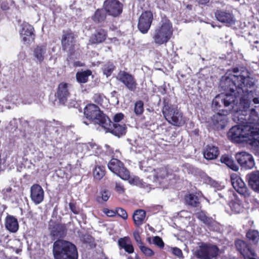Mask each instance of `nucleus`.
Here are the masks:
<instances>
[{
	"label": "nucleus",
	"instance_id": "30",
	"mask_svg": "<svg viewBox=\"0 0 259 259\" xmlns=\"http://www.w3.org/2000/svg\"><path fill=\"white\" fill-rule=\"evenodd\" d=\"M187 204L192 207H197L200 205V198L196 194H190L185 197Z\"/></svg>",
	"mask_w": 259,
	"mask_h": 259
},
{
	"label": "nucleus",
	"instance_id": "52",
	"mask_svg": "<svg viewBox=\"0 0 259 259\" xmlns=\"http://www.w3.org/2000/svg\"><path fill=\"white\" fill-rule=\"evenodd\" d=\"M123 249L125 250V252L130 254L133 253L134 251V248L131 242H130Z\"/></svg>",
	"mask_w": 259,
	"mask_h": 259
},
{
	"label": "nucleus",
	"instance_id": "3",
	"mask_svg": "<svg viewBox=\"0 0 259 259\" xmlns=\"http://www.w3.org/2000/svg\"><path fill=\"white\" fill-rule=\"evenodd\" d=\"M54 259H77L78 252L76 246L71 242L58 240L53 245Z\"/></svg>",
	"mask_w": 259,
	"mask_h": 259
},
{
	"label": "nucleus",
	"instance_id": "44",
	"mask_svg": "<svg viewBox=\"0 0 259 259\" xmlns=\"http://www.w3.org/2000/svg\"><path fill=\"white\" fill-rule=\"evenodd\" d=\"M116 213L123 220H126L128 217L127 213L125 210L121 207L117 208L116 209Z\"/></svg>",
	"mask_w": 259,
	"mask_h": 259
},
{
	"label": "nucleus",
	"instance_id": "20",
	"mask_svg": "<svg viewBox=\"0 0 259 259\" xmlns=\"http://www.w3.org/2000/svg\"><path fill=\"white\" fill-rule=\"evenodd\" d=\"M215 16L218 21L227 25H232L236 21L234 15L227 11L218 10L215 13Z\"/></svg>",
	"mask_w": 259,
	"mask_h": 259
},
{
	"label": "nucleus",
	"instance_id": "43",
	"mask_svg": "<svg viewBox=\"0 0 259 259\" xmlns=\"http://www.w3.org/2000/svg\"><path fill=\"white\" fill-rule=\"evenodd\" d=\"M153 243L160 248L164 247V242L162 239L159 236H155L153 237Z\"/></svg>",
	"mask_w": 259,
	"mask_h": 259
},
{
	"label": "nucleus",
	"instance_id": "42",
	"mask_svg": "<svg viewBox=\"0 0 259 259\" xmlns=\"http://www.w3.org/2000/svg\"><path fill=\"white\" fill-rule=\"evenodd\" d=\"M170 251L175 256H177L179 258H183V252L182 250L177 247H171L170 249Z\"/></svg>",
	"mask_w": 259,
	"mask_h": 259
},
{
	"label": "nucleus",
	"instance_id": "62",
	"mask_svg": "<svg viewBox=\"0 0 259 259\" xmlns=\"http://www.w3.org/2000/svg\"><path fill=\"white\" fill-rule=\"evenodd\" d=\"M135 259H141L140 257L138 255V254H135Z\"/></svg>",
	"mask_w": 259,
	"mask_h": 259
},
{
	"label": "nucleus",
	"instance_id": "35",
	"mask_svg": "<svg viewBox=\"0 0 259 259\" xmlns=\"http://www.w3.org/2000/svg\"><path fill=\"white\" fill-rule=\"evenodd\" d=\"M173 0H156L157 7L161 9L168 10L172 8Z\"/></svg>",
	"mask_w": 259,
	"mask_h": 259
},
{
	"label": "nucleus",
	"instance_id": "33",
	"mask_svg": "<svg viewBox=\"0 0 259 259\" xmlns=\"http://www.w3.org/2000/svg\"><path fill=\"white\" fill-rule=\"evenodd\" d=\"M221 161L226 164L229 168L234 171H237L239 169L238 166L235 164L232 158L227 155H223L221 157Z\"/></svg>",
	"mask_w": 259,
	"mask_h": 259
},
{
	"label": "nucleus",
	"instance_id": "27",
	"mask_svg": "<svg viewBox=\"0 0 259 259\" xmlns=\"http://www.w3.org/2000/svg\"><path fill=\"white\" fill-rule=\"evenodd\" d=\"M233 198L229 203V206L231 210L236 213H239L243 211V206L242 202L235 194H233Z\"/></svg>",
	"mask_w": 259,
	"mask_h": 259
},
{
	"label": "nucleus",
	"instance_id": "31",
	"mask_svg": "<svg viewBox=\"0 0 259 259\" xmlns=\"http://www.w3.org/2000/svg\"><path fill=\"white\" fill-rule=\"evenodd\" d=\"M91 74L92 71L90 70L77 72L76 74V78L77 82L80 83H84L88 82L89 77Z\"/></svg>",
	"mask_w": 259,
	"mask_h": 259
},
{
	"label": "nucleus",
	"instance_id": "56",
	"mask_svg": "<svg viewBox=\"0 0 259 259\" xmlns=\"http://www.w3.org/2000/svg\"><path fill=\"white\" fill-rule=\"evenodd\" d=\"M244 258V259H257V255L255 253L254 251L253 250L251 252V254H248L247 255L245 256Z\"/></svg>",
	"mask_w": 259,
	"mask_h": 259
},
{
	"label": "nucleus",
	"instance_id": "53",
	"mask_svg": "<svg viewBox=\"0 0 259 259\" xmlns=\"http://www.w3.org/2000/svg\"><path fill=\"white\" fill-rule=\"evenodd\" d=\"M103 212L107 216L110 217H112L115 216L116 213V210L114 211L112 210H110L108 208H104L103 210Z\"/></svg>",
	"mask_w": 259,
	"mask_h": 259
},
{
	"label": "nucleus",
	"instance_id": "6",
	"mask_svg": "<svg viewBox=\"0 0 259 259\" xmlns=\"http://www.w3.org/2000/svg\"><path fill=\"white\" fill-rule=\"evenodd\" d=\"M162 114L166 120L175 126H180L183 122V113L176 105L169 104L166 99L163 101Z\"/></svg>",
	"mask_w": 259,
	"mask_h": 259
},
{
	"label": "nucleus",
	"instance_id": "21",
	"mask_svg": "<svg viewBox=\"0 0 259 259\" xmlns=\"http://www.w3.org/2000/svg\"><path fill=\"white\" fill-rule=\"evenodd\" d=\"M151 175L148 176V178L152 179L153 181L156 183H161V181L169 175V171L167 168L161 167L156 169H153L151 171Z\"/></svg>",
	"mask_w": 259,
	"mask_h": 259
},
{
	"label": "nucleus",
	"instance_id": "19",
	"mask_svg": "<svg viewBox=\"0 0 259 259\" xmlns=\"http://www.w3.org/2000/svg\"><path fill=\"white\" fill-rule=\"evenodd\" d=\"M62 45L63 49L72 55L75 50V40L74 34L68 33L63 35L62 38Z\"/></svg>",
	"mask_w": 259,
	"mask_h": 259
},
{
	"label": "nucleus",
	"instance_id": "25",
	"mask_svg": "<svg viewBox=\"0 0 259 259\" xmlns=\"http://www.w3.org/2000/svg\"><path fill=\"white\" fill-rule=\"evenodd\" d=\"M107 36L106 31L103 29L97 30L90 38V42L91 44H100L105 40Z\"/></svg>",
	"mask_w": 259,
	"mask_h": 259
},
{
	"label": "nucleus",
	"instance_id": "41",
	"mask_svg": "<svg viewBox=\"0 0 259 259\" xmlns=\"http://www.w3.org/2000/svg\"><path fill=\"white\" fill-rule=\"evenodd\" d=\"M131 242L130 239L128 237L120 238L118 240V245L123 249Z\"/></svg>",
	"mask_w": 259,
	"mask_h": 259
},
{
	"label": "nucleus",
	"instance_id": "64",
	"mask_svg": "<svg viewBox=\"0 0 259 259\" xmlns=\"http://www.w3.org/2000/svg\"><path fill=\"white\" fill-rule=\"evenodd\" d=\"M127 259H134L131 256H128Z\"/></svg>",
	"mask_w": 259,
	"mask_h": 259
},
{
	"label": "nucleus",
	"instance_id": "37",
	"mask_svg": "<svg viewBox=\"0 0 259 259\" xmlns=\"http://www.w3.org/2000/svg\"><path fill=\"white\" fill-rule=\"evenodd\" d=\"M105 168L103 166H97L93 171V175L96 180H101L105 175Z\"/></svg>",
	"mask_w": 259,
	"mask_h": 259
},
{
	"label": "nucleus",
	"instance_id": "40",
	"mask_svg": "<svg viewBox=\"0 0 259 259\" xmlns=\"http://www.w3.org/2000/svg\"><path fill=\"white\" fill-rule=\"evenodd\" d=\"M133 183L137 186L143 188L144 189H146L148 191H149L150 190V187H149V186L148 185H147L146 183H143L138 178H134L133 180Z\"/></svg>",
	"mask_w": 259,
	"mask_h": 259
},
{
	"label": "nucleus",
	"instance_id": "50",
	"mask_svg": "<svg viewBox=\"0 0 259 259\" xmlns=\"http://www.w3.org/2000/svg\"><path fill=\"white\" fill-rule=\"evenodd\" d=\"M111 98L112 102L116 104H118V94L116 91H114L111 93Z\"/></svg>",
	"mask_w": 259,
	"mask_h": 259
},
{
	"label": "nucleus",
	"instance_id": "5",
	"mask_svg": "<svg viewBox=\"0 0 259 259\" xmlns=\"http://www.w3.org/2000/svg\"><path fill=\"white\" fill-rule=\"evenodd\" d=\"M84 115L86 119L90 121V122H88L86 120H83V123L86 125L93 122L102 126L104 123L107 125L106 121L109 122V117L100 110L98 106L95 104L87 105L84 109Z\"/></svg>",
	"mask_w": 259,
	"mask_h": 259
},
{
	"label": "nucleus",
	"instance_id": "29",
	"mask_svg": "<svg viewBox=\"0 0 259 259\" xmlns=\"http://www.w3.org/2000/svg\"><path fill=\"white\" fill-rule=\"evenodd\" d=\"M146 217V212L142 209H138L135 211L133 219L135 225L137 227L141 226L145 220Z\"/></svg>",
	"mask_w": 259,
	"mask_h": 259
},
{
	"label": "nucleus",
	"instance_id": "63",
	"mask_svg": "<svg viewBox=\"0 0 259 259\" xmlns=\"http://www.w3.org/2000/svg\"><path fill=\"white\" fill-rule=\"evenodd\" d=\"M75 64L76 66H80V64H79V62H75Z\"/></svg>",
	"mask_w": 259,
	"mask_h": 259
},
{
	"label": "nucleus",
	"instance_id": "49",
	"mask_svg": "<svg viewBox=\"0 0 259 259\" xmlns=\"http://www.w3.org/2000/svg\"><path fill=\"white\" fill-rule=\"evenodd\" d=\"M69 206L71 211L73 213L77 214L79 213V208L77 207L74 203L70 202L69 204Z\"/></svg>",
	"mask_w": 259,
	"mask_h": 259
},
{
	"label": "nucleus",
	"instance_id": "1",
	"mask_svg": "<svg viewBox=\"0 0 259 259\" xmlns=\"http://www.w3.org/2000/svg\"><path fill=\"white\" fill-rule=\"evenodd\" d=\"M234 74L227 72L222 77L220 87L226 92L215 97L211 107L217 113L211 118V121L217 129H223L227 122L226 116L230 113L238 112L240 109L241 96L246 95V98H252L255 91L254 81L248 76L239 74L238 68L233 69Z\"/></svg>",
	"mask_w": 259,
	"mask_h": 259
},
{
	"label": "nucleus",
	"instance_id": "38",
	"mask_svg": "<svg viewBox=\"0 0 259 259\" xmlns=\"http://www.w3.org/2000/svg\"><path fill=\"white\" fill-rule=\"evenodd\" d=\"M134 112L137 116L143 114L144 112V103L143 101L139 100L135 103Z\"/></svg>",
	"mask_w": 259,
	"mask_h": 259
},
{
	"label": "nucleus",
	"instance_id": "39",
	"mask_svg": "<svg viewBox=\"0 0 259 259\" xmlns=\"http://www.w3.org/2000/svg\"><path fill=\"white\" fill-rule=\"evenodd\" d=\"M139 248L141 251L147 256H151L154 255V251L151 250L150 248L143 245V244L141 245H139Z\"/></svg>",
	"mask_w": 259,
	"mask_h": 259
},
{
	"label": "nucleus",
	"instance_id": "45",
	"mask_svg": "<svg viewBox=\"0 0 259 259\" xmlns=\"http://www.w3.org/2000/svg\"><path fill=\"white\" fill-rule=\"evenodd\" d=\"M203 223L207 225L210 229L213 230H214L213 227L217 224L216 222L211 218L208 217H206Z\"/></svg>",
	"mask_w": 259,
	"mask_h": 259
},
{
	"label": "nucleus",
	"instance_id": "11",
	"mask_svg": "<svg viewBox=\"0 0 259 259\" xmlns=\"http://www.w3.org/2000/svg\"><path fill=\"white\" fill-rule=\"evenodd\" d=\"M103 6L106 12L110 16L116 17L122 13L123 5L118 0H106Z\"/></svg>",
	"mask_w": 259,
	"mask_h": 259
},
{
	"label": "nucleus",
	"instance_id": "57",
	"mask_svg": "<svg viewBox=\"0 0 259 259\" xmlns=\"http://www.w3.org/2000/svg\"><path fill=\"white\" fill-rule=\"evenodd\" d=\"M206 217L207 216L203 212L198 213V218L203 222Z\"/></svg>",
	"mask_w": 259,
	"mask_h": 259
},
{
	"label": "nucleus",
	"instance_id": "36",
	"mask_svg": "<svg viewBox=\"0 0 259 259\" xmlns=\"http://www.w3.org/2000/svg\"><path fill=\"white\" fill-rule=\"evenodd\" d=\"M106 15L103 10H97L92 17V19L96 23L102 22L104 21Z\"/></svg>",
	"mask_w": 259,
	"mask_h": 259
},
{
	"label": "nucleus",
	"instance_id": "55",
	"mask_svg": "<svg viewBox=\"0 0 259 259\" xmlns=\"http://www.w3.org/2000/svg\"><path fill=\"white\" fill-rule=\"evenodd\" d=\"M252 50L259 51V40H256L250 44Z\"/></svg>",
	"mask_w": 259,
	"mask_h": 259
},
{
	"label": "nucleus",
	"instance_id": "32",
	"mask_svg": "<svg viewBox=\"0 0 259 259\" xmlns=\"http://www.w3.org/2000/svg\"><path fill=\"white\" fill-rule=\"evenodd\" d=\"M246 237L253 244H256L259 241V232L256 230L250 229L246 233Z\"/></svg>",
	"mask_w": 259,
	"mask_h": 259
},
{
	"label": "nucleus",
	"instance_id": "13",
	"mask_svg": "<svg viewBox=\"0 0 259 259\" xmlns=\"http://www.w3.org/2000/svg\"><path fill=\"white\" fill-rule=\"evenodd\" d=\"M153 14L151 11L143 12L139 18L138 28L143 34H146L149 30L153 21Z\"/></svg>",
	"mask_w": 259,
	"mask_h": 259
},
{
	"label": "nucleus",
	"instance_id": "17",
	"mask_svg": "<svg viewBox=\"0 0 259 259\" xmlns=\"http://www.w3.org/2000/svg\"><path fill=\"white\" fill-rule=\"evenodd\" d=\"M70 96V85L67 83L61 82L58 87L56 97L61 104H64Z\"/></svg>",
	"mask_w": 259,
	"mask_h": 259
},
{
	"label": "nucleus",
	"instance_id": "61",
	"mask_svg": "<svg viewBox=\"0 0 259 259\" xmlns=\"http://www.w3.org/2000/svg\"><path fill=\"white\" fill-rule=\"evenodd\" d=\"M196 1L201 5H205L209 2V0H196Z\"/></svg>",
	"mask_w": 259,
	"mask_h": 259
},
{
	"label": "nucleus",
	"instance_id": "47",
	"mask_svg": "<svg viewBox=\"0 0 259 259\" xmlns=\"http://www.w3.org/2000/svg\"><path fill=\"white\" fill-rule=\"evenodd\" d=\"M124 115L122 113L116 114L113 117V122L112 123H119V122L123 118Z\"/></svg>",
	"mask_w": 259,
	"mask_h": 259
},
{
	"label": "nucleus",
	"instance_id": "16",
	"mask_svg": "<svg viewBox=\"0 0 259 259\" xmlns=\"http://www.w3.org/2000/svg\"><path fill=\"white\" fill-rule=\"evenodd\" d=\"M107 125L104 123L102 126L106 132H109L118 137H120L124 135L126 133V125L124 123H112L111 121L109 118V122H106Z\"/></svg>",
	"mask_w": 259,
	"mask_h": 259
},
{
	"label": "nucleus",
	"instance_id": "60",
	"mask_svg": "<svg viewBox=\"0 0 259 259\" xmlns=\"http://www.w3.org/2000/svg\"><path fill=\"white\" fill-rule=\"evenodd\" d=\"M1 8L3 10L5 11L8 10L9 7L7 3H3L1 5Z\"/></svg>",
	"mask_w": 259,
	"mask_h": 259
},
{
	"label": "nucleus",
	"instance_id": "58",
	"mask_svg": "<svg viewBox=\"0 0 259 259\" xmlns=\"http://www.w3.org/2000/svg\"><path fill=\"white\" fill-rule=\"evenodd\" d=\"M94 99L98 103H100L102 100V96L99 94H96L94 96Z\"/></svg>",
	"mask_w": 259,
	"mask_h": 259
},
{
	"label": "nucleus",
	"instance_id": "28",
	"mask_svg": "<svg viewBox=\"0 0 259 259\" xmlns=\"http://www.w3.org/2000/svg\"><path fill=\"white\" fill-rule=\"evenodd\" d=\"M6 228L11 232H16L19 228L18 221L12 215H8L6 219Z\"/></svg>",
	"mask_w": 259,
	"mask_h": 259
},
{
	"label": "nucleus",
	"instance_id": "26",
	"mask_svg": "<svg viewBox=\"0 0 259 259\" xmlns=\"http://www.w3.org/2000/svg\"><path fill=\"white\" fill-rule=\"evenodd\" d=\"M219 154L218 147L211 145L206 146L203 151V155L207 160H213L218 157Z\"/></svg>",
	"mask_w": 259,
	"mask_h": 259
},
{
	"label": "nucleus",
	"instance_id": "7",
	"mask_svg": "<svg viewBox=\"0 0 259 259\" xmlns=\"http://www.w3.org/2000/svg\"><path fill=\"white\" fill-rule=\"evenodd\" d=\"M219 249L214 245L202 244L195 252V256L199 259H213L216 258Z\"/></svg>",
	"mask_w": 259,
	"mask_h": 259
},
{
	"label": "nucleus",
	"instance_id": "59",
	"mask_svg": "<svg viewBox=\"0 0 259 259\" xmlns=\"http://www.w3.org/2000/svg\"><path fill=\"white\" fill-rule=\"evenodd\" d=\"M134 236L135 240L139 244H140V245H141V244H143L141 241L140 236H139V235L138 233H134Z\"/></svg>",
	"mask_w": 259,
	"mask_h": 259
},
{
	"label": "nucleus",
	"instance_id": "15",
	"mask_svg": "<svg viewBox=\"0 0 259 259\" xmlns=\"http://www.w3.org/2000/svg\"><path fill=\"white\" fill-rule=\"evenodd\" d=\"M50 236L52 240H60L66 234V227L62 224L50 222L49 225Z\"/></svg>",
	"mask_w": 259,
	"mask_h": 259
},
{
	"label": "nucleus",
	"instance_id": "24",
	"mask_svg": "<svg viewBox=\"0 0 259 259\" xmlns=\"http://www.w3.org/2000/svg\"><path fill=\"white\" fill-rule=\"evenodd\" d=\"M235 246L237 250L244 257L248 254H251L253 250L251 247L244 241L242 240H237L235 241Z\"/></svg>",
	"mask_w": 259,
	"mask_h": 259
},
{
	"label": "nucleus",
	"instance_id": "4",
	"mask_svg": "<svg viewBox=\"0 0 259 259\" xmlns=\"http://www.w3.org/2000/svg\"><path fill=\"white\" fill-rule=\"evenodd\" d=\"M173 32L172 24L166 18H162L159 25L151 33V36L155 44H165L170 39Z\"/></svg>",
	"mask_w": 259,
	"mask_h": 259
},
{
	"label": "nucleus",
	"instance_id": "14",
	"mask_svg": "<svg viewBox=\"0 0 259 259\" xmlns=\"http://www.w3.org/2000/svg\"><path fill=\"white\" fill-rule=\"evenodd\" d=\"M235 158L243 168L250 169L255 165L252 156L246 152L242 151L236 153Z\"/></svg>",
	"mask_w": 259,
	"mask_h": 259
},
{
	"label": "nucleus",
	"instance_id": "2",
	"mask_svg": "<svg viewBox=\"0 0 259 259\" xmlns=\"http://www.w3.org/2000/svg\"><path fill=\"white\" fill-rule=\"evenodd\" d=\"M240 98V109L233 115V120L238 125L233 126L228 133V137L232 142L240 143L248 138L249 144L255 154L259 155V116L255 110L250 109L251 100L259 104V96Z\"/></svg>",
	"mask_w": 259,
	"mask_h": 259
},
{
	"label": "nucleus",
	"instance_id": "51",
	"mask_svg": "<svg viewBox=\"0 0 259 259\" xmlns=\"http://www.w3.org/2000/svg\"><path fill=\"white\" fill-rule=\"evenodd\" d=\"M4 194L7 196H12L14 195L15 191L11 187L7 188L3 190Z\"/></svg>",
	"mask_w": 259,
	"mask_h": 259
},
{
	"label": "nucleus",
	"instance_id": "18",
	"mask_svg": "<svg viewBox=\"0 0 259 259\" xmlns=\"http://www.w3.org/2000/svg\"><path fill=\"white\" fill-rule=\"evenodd\" d=\"M30 198L36 205L42 202L44 198V191L40 185L34 184L31 187Z\"/></svg>",
	"mask_w": 259,
	"mask_h": 259
},
{
	"label": "nucleus",
	"instance_id": "34",
	"mask_svg": "<svg viewBox=\"0 0 259 259\" xmlns=\"http://www.w3.org/2000/svg\"><path fill=\"white\" fill-rule=\"evenodd\" d=\"M115 66L112 61H108L104 64L102 67L104 75L108 77L111 75L114 70Z\"/></svg>",
	"mask_w": 259,
	"mask_h": 259
},
{
	"label": "nucleus",
	"instance_id": "54",
	"mask_svg": "<svg viewBox=\"0 0 259 259\" xmlns=\"http://www.w3.org/2000/svg\"><path fill=\"white\" fill-rule=\"evenodd\" d=\"M115 190L119 193H122L124 192L123 186L120 183L116 182L115 184Z\"/></svg>",
	"mask_w": 259,
	"mask_h": 259
},
{
	"label": "nucleus",
	"instance_id": "12",
	"mask_svg": "<svg viewBox=\"0 0 259 259\" xmlns=\"http://www.w3.org/2000/svg\"><path fill=\"white\" fill-rule=\"evenodd\" d=\"M19 33L22 41L25 44H30L35 39L34 28L27 22H24L20 25Z\"/></svg>",
	"mask_w": 259,
	"mask_h": 259
},
{
	"label": "nucleus",
	"instance_id": "22",
	"mask_svg": "<svg viewBox=\"0 0 259 259\" xmlns=\"http://www.w3.org/2000/svg\"><path fill=\"white\" fill-rule=\"evenodd\" d=\"M246 179L251 188L259 193V170L253 171L246 176Z\"/></svg>",
	"mask_w": 259,
	"mask_h": 259
},
{
	"label": "nucleus",
	"instance_id": "9",
	"mask_svg": "<svg viewBox=\"0 0 259 259\" xmlns=\"http://www.w3.org/2000/svg\"><path fill=\"white\" fill-rule=\"evenodd\" d=\"M109 169L123 180L130 178L129 171L123 166V164L118 159L112 158L108 164Z\"/></svg>",
	"mask_w": 259,
	"mask_h": 259
},
{
	"label": "nucleus",
	"instance_id": "10",
	"mask_svg": "<svg viewBox=\"0 0 259 259\" xmlns=\"http://www.w3.org/2000/svg\"><path fill=\"white\" fill-rule=\"evenodd\" d=\"M117 79L122 82L131 92H135L137 88L138 83L134 76L131 74L120 70L117 76Z\"/></svg>",
	"mask_w": 259,
	"mask_h": 259
},
{
	"label": "nucleus",
	"instance_id": "8",
	"mask_svg": "<svg viewBox=\"0 0 259 259\" xmlns=\"http://www.w3.org/2000/svg\"><path fill=\"white\" fill-rule=\"evenodd\" d=\"M231 181L233 188L240 195L244 198H247L251 196V191L237 174H234L231 176Z\"/></svg>",
	"mask_w": 259,
	"mask_h": 259
},
{
	"label": "nucleus",
	"instance_id": "46",
	"mask_svg": "<svg viewBox=\"0 0 259 259\" xmlns=\"http://www.w3.org/2000/svg\"><path fill=\"white\" fill-rule=\"evenodd\" d=\"M100 194L101 198L104 201H107L109 199L111 194L110 191L107 190H102Z\"/></svg>",
	"mask_w": 259,
	"mask_h": 259
},
{
	"label": "nucleus",
	"instance_id": "23",
	"mask_svg": "<svg viewBox=\"0 0 259 259\" xmlns=\"http://www.w3.org/2000/svg\"><path fill=\"white\" fill-rule=\"evenodd\" d=\"M47 46L45 45H39L34 48L33 50V56L34 60L39 64L42 62L47 56Z\"/></svg>",
	"mask_w": 259,
	"mask_h": 259
},
{
	"label": "nucleus",
	"instance_id": "48",
	"mask_svg": "<svg viewBox=\"0 0 259 259\" xmlns=\"http://www.w3.org/2000/svg\"><path fill=\"white\" fill-rule=\"evenodd\" d=\"M33 102V99L31 95H26L24 96L23 100V103L24 104H31Z\"/></svg>",
	"mask_w": 259,
	"mask_h": 259
}]
</instances>
